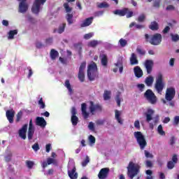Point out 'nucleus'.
<instances>
[{
	"label": "nucleus",
	"mask_w": 179,
	"mask_h": 179,
	"mask_svg": "<svg viewBox=\"0 0 179 179\" xmlns=\"http://www.w3.org/2000/svg\"><path fill=\"white\" fill-rule=\"evenodd\" d=\"M27 127L29 125L27 124H25L22 126V127L19 130V136L20 138H22V139H26V133L27 132Z\"/></svg>",
	"instance_id": "18"
},
{
	"label": "nucleus",
	"mask_w": 179,
	"mask_h": 179,
	"mask_svg": "<svg viewBox=\"0 0 179 179\" xmlns=\"http://www.w3.org/2000/svg\"><path fill=\"white\" fill-rule=\"evenodd\" d=\"M144 65L147 71V73L148 75H150V73H152V71H153V65H155L153 60H151V59L145 60Z\"/></svg>",
	"instance_id": "11"
},
{
	"label": "nucleus",
	"mask_w": 179,
	"mask_h": 179,
	"mask_svg": "<svg viewBox=\"0 0 179 179\" xmlns=\"http://www.w3.org/2000/svg\"><path fill=\"white\" fill-rule=\"evenodd\" d=\"M144 155L147 159H153V154L149 152L148 150H144Z\"/></svg>",
	"instance_id": "45"
},
{
	"label": "nucleus",
	"mask_w": 179,
	"mask_h": 179,
	"mask_svg": "<svg viewBox=\"0 0 179 179\" xmlns=\"http://www.w3.org/2000/svg\"><path fill=\"white\" fill-rule=\"evenodd\" d=\"M16 122H19L20 120H22V117H23V112L22 110L19 111L16 115Z\"/></svg>",
	"instance_id": "42"
},
{
	"label": "nucleus",
	"mask_w": 179,
	"mask_h": 179,
	"mask_svg": "<svg viewBox=\"0 0 179 179\" xmlns=\"http://www.w3.org/2000/svg\"><path fill=\"white\" fill-rule=\"evenodd\" d=\"M88 128L90 131H94V123H93V122H90L88 125Z\"/></svg>",
	"instance_id": "59"
},
{
	"label": "nucleus",
	"mask_w": 179,
	"mask_h": 179,
	"mask_svg": "<svg viewBox=\"0 0 179 179\" xmlns=\"http://www.w3.org/2000/svg\"><path fill=\"white\" fill-rule=\"evenodd\" d=\"M59 55V53H58V51L55 50V49H52L50 50V58L52 59V61H55L57 58H58Z\"/></svg>",
	"instance_id": "29"
},
{
	"label": "nucleus",
	"mask_w": 179,
	"mask_h": 179,
	"mask_svg": "<svg viewBox=\"0 0 179 179\" xmlns=\"http://www.w3.org/2000/svg\"><path fill=\"white\" fill-rule=\"evenodd\" d=\"M111 99V91L105 90L103 93V100L107 101Z\"/></svg>",
	"instance_id": "32"
},
{
	"label": "nucleus",
	"mask_w": 179,
	"mask_h": 179,
	"mask_svg": "<svg viewBox=\"0 0 179 179\" xmlns=\"http://www.w3.org/2000/svg\"><path fill=\"white\" fill-rule=\"evenodd\" d=\"M64 8L66 12V13H69L72 12V8L69 7V4L68 3H64Z\"/></svg>",
	"instance_id": "41"
},
{
	"label": "nucleus",
	"mask_w": 179,
	"mask_h": 179,
	"mask_svg": "<svg viewBox=\"0 0 179 179\" xmlns=\"http://www.w3.org/2000/svg\"><path fill=\"white\" fill-rule=\"evenodd\" d=\"M116 103L118 107H121V93L119 92L116 96Z\"/></svg>",
	"instance_id": "40"
},
{
	"label": "nucleus",
	"mask_w": 179,
	"mask_h": 179,
	"mask_svg": "<svg viewBox=\"0 0 179 179\" xmlns=\"http://www.w3.org/2000/svg\"><path fill=\"white\" fill-rule=\"evenodd\" d=\"M87 77L91 82L99 78L97 64L94 62H91L87 66Z\"/></svg>",
	"instance_id": "1"
},
{
	"label": "nucleus",
	"mask_w": 179,
	"mask_h": 179,
	"mask_svg": "<svg viewBox=\"0 0 179 179\" xmlns=\"http://www.w3.org/2000/svg\"><path fill=\"white\" fill-rule=\"evenodd\" d=\"M34 135V127L33 126V119L29 121V129H28V139L31 141L33 136Z\"/></svg>",
	"instance_id": "15"
},
{
	"label": "nucleus",
	"mask_w": 179,
	"mask_h": 179,
	"mask_svg": "<svg viewBox=\"0 0 179 179\" xmlns=\"http://www.w3.org/2000/svg\"><path fill=\"white\" fill-rule=\"evenodd\" d=\"M90 111L92 115H94V111H101L102 108L99 104L94 105V103L92 101L90 102Z\"/></svg>",
	"instance_id": "12"
},
{
	"label": "nucleus",
	"mask_w": 179,
	"mask_h": 179,
	"mask_svg": "<svg viewBox=\"0 0 179 179\" xmlns=\"http://www.w3.org/2000/svg\"><path fill=\"white\" fill-rule=\"evenodd\" d=\"M85 69H86V62H83L79 67L78 78L80 82H85Z\"/></svg>",
	"instance_id": "8"
},
{
	"label": "nucleus",
	"mask_w": 179,
	"mask_h": 179,
	"mask_svg": "<svg viewBox=\"0 0 179 179\" xmlns=\"http://www.w3.org/2000/svg\"><path fill=\"white\" fill-rule=\"evenodd\" d=\"M38 104L40 106V108H45V103L43 101V97H41L38 101Z\"/></svg>",
	"instance_id": "43"
},
{
	"label": "nucleus",
	"mask_w": 179,
	"mask_h": 179,
	"mask_svg": "<svg viewBox=\"0 0 179 179\" xmlns=\"http://www.w3.org/2000/svg\"><path fill=\"white\" fill-rule=\"evenodd\" d=\"M65 27H66V23H63L62 25L59 26L58 29L59 34H62V33L65 31Z\"/></svg>",
	"instance_id": "38"
},
{
	"label": "nucleus",
	"mask_w": 179,
	"mask_h": 179,
	"mask_svg": "<svg viewBox=\"0 0 179 179\" xmlns=\"http://www.w3.org/2000/svg\"><path fill=\"white\" fill-rule=\"evenodd\" d=\"M134 127L137 129H141V123L139 122V120H136L134 122Z\"/></svg>",
	"instance_id": "60"
},
{
	"label": "nucleus",
	"mask_w": 179,
	"mask_h": 179,
	"mask_svg": "<svg viewBox=\"0 0 179 179\" xmlns=\"http://www.w3.org/2000/svg\"><path fill=\"white\" fill-rule=\"evenodd\" d=\"M45 2H47V0H35L31 8L32 13H35V15H38L40 9Z\"/></svg>",
	"instance_id": "7"
},
{
	"label": "nucleus",
	"mask_w": 179,
	"mask_h": 179,
	"mask_svg": "<svg viewBox=\"0 0 179 179\" xmlns=\"http://www.w3.org/2000/svg\"><path fill=\"white\" fill-rule=\"evenodd\" d=\"M141 171V166L138 164L130 162L127 166V177L130 179H134V177L138 176Z\"/></svg>",
	"instance_id": "2"
},
{
	"label": "nucleus",
	"mask_w": 179,
	"mask_h": 179,
	"mask_svg": "<svg viewBox=\"0 0 179 179\" xmlns=\"http://www.w3.org/2000/svg\"><path fill=\"white\" fill-rule=\"evenodd\" d=\"M99 58H101V64L103 66H107V65H108V59L107 58V55H100Z\"/></svg>",
	"instance_id": "26"
},
{
	"label": "nucleus",
	"mask_w": 179,
	"mask_h": 179,
	"mask_svg": "<svg viewBox=\"0 0 179 179\" xmlns=\"http://www.w3.org/2000/svg\"><path fill=\"white\" fill-rule=\"evenodd\" d=\"M146 17H145V15L142 14L138 17V22H142L145 20Z\"/></svg>",
	"instance_id": "61"
},
{
	"label": "nucleus",
	"mask_w": 179,
	"mask_h": 179,
	"mask_svg": "<svg viewBox=\"0 0 179 179\" xmlns=\"http://www.w3.org/2000/svg\"><path fill=\"white\" fill-rule=\"evenodd\" d=\"M64 86L66 87V89H68L69 93H72L73 92L72 87L71 86V83H69V80H66L65 81Z\"/></svg>",
	"instance_id": "36"
},
{
	"label": "nucleus",
	"mask_w": 179,
	"mask_h": 179,
	"mask_svg": "<svg viewBox=\"0 0 179 179\" xmlns=\"http://www.w3.org/2000/svg\"><path fill=\"white\" fill-rule=\"evenodd\" d=\"M175 164H174V162L169 161L167 163V167H168V169H169V170H171V169H174Z\"/></svg>",
	"instance_id": "50"
},
{
	"label": "nucleus",
	"mask_w": 179,
	"mask_h": 179,
	"mask_svg": "<svg viewBox=\"0 0 179 179\" xmlns=\"http://www.w3.org/2000/svg\"><path fill=\"white\" fill-rule=\"evenodd\" d=\"M130 64L131 65H138L139 64V61L136 58V55L135 53H132L130 57Z\"/></svg>",
	"instance_id": "28"
},
{
	"label": "nucleus",
	"mask_w": 179,
	"mask_h": 179,
	"mask_svg": "<svg viewBox=\"0 0 179 179\" xmlns=\"http://www.w3.org/2000/svg\"><path fill=\"white\" fill-rule=\"evenodd\" d=\"M50 164H55V166H58V162L54 158L48 157L47 159V162L44 161L42 163L41 166L43 169H45V167H47V166H50Z\"/></svg>",
	"instance_id": "13"
},
{
	"label": "nucleus",
	"mask_w": 179,
	"mask_h": 179,
	"mask_svg": "<svg viewBox=\"0 0 179 179\" xmlns=\"http://www.w3.org/2000/svg\"><path fill=\"white\" fill-rule=\"evenodd\" d=\"M66 19L68 22V24H73V14L71 13H67L66 15Z\"/></svg>",
	"instance_id": "30"
},
{
	"label": "nucleus",
	"mask_w": 179,
	"mask_h": 179,
	"mask_svg": "<svg viewBox=\"0 0 179 179\" xmlns=\"http://www.w3.org/2000/svg\"><path fill=\"white\" fill-rule=\"evenodd\" d=\"M165 85L164 81H163V74L159 73L157 76L155 82V90H157V93L162 94V92H163Z\"/></svg>",
	"instance_id": "5"
},
{
	"label": "nucleus",
	"mask_w": 179,
	"mask_h": 179,
	"mask_svg": "<svg viewBox=\"0 0 179 179\" xmlns=\"http://www.w3.org/2000/svg\"><path fill=\"white\" fill-rule=\"evenodd\" d=\"M129 9L127 8H123L122 10H115L114 11L115 15H118L119 16H125L128 13Z\"/></svg>",
	"instance_id": "25"
},
{
	"label": "nucleus",
	"mask_w": 179,
	"mask_h": 179,
	"mask_svg": "<svg viewBox=\"0 0 179 179\" xmlns=\"http://www.w3.org/2000/svg\"><path fill=\"white\" fill-rule=\"evenodd\" d=\"M134 138H136L137 143L140 146L141 150H143L145 146H148V142H146V138H145V136L141 131H135Z\"/></svg>",
	"instance_id": "4"
},
{
	"label": "nucleus",
	"mask_w": 179,
	"mask_h": 179,
	"mask_svg": "<svg viewBox=\"0 0 179 179\" xmlns=\"http://www.w3.org/2000/svg\"><path fill=\"white\" fill-rule=\"evenodd\" d=\"M173 124L175 125H178V124H179V116H175L174 120H173Z\"/></svg>",
	"instance_id": "63"
},
{
	"label": "nucleus",
	"mask_w": 179,
	"mask_h": 179,
	"mask_svg": "<svg viewBox=\"0 0 179 179\" xmlns=\"http://www.w3.org/2000/svg\"><path fill=\"white\" fill-rule=\"evenodd\" d=\"M87 108V106L86 103H83L81 104V111H82V115L84 118V120H87L89 118V113L86 110Z\"/></svg>",
	"instance_id": "21"
},
{
	"label": "nucleus",
	"mask_w": 179,
	"mask_h": 179,
	"mask_svg": "<svg viewBox=\"0 0 179 179\" xmlns=\"http://www.w3.org/2000/svg\"><path fill=\"white\" fill-rule=\"evenodd\" d=\"M26 165L28 169H33V166H34V162L32 161H26Z\"/></svg>",
	"instance_id": "47"
},
{
	"label": "nucleus",
	"mask_w": 179,
	"mask_h": 179,
	"mask_svg": "<svg viewBox=\"0 0 179 179\" xmlns=\"http://www.w3.org/2000/svg\"><path fill=\"white\" fill-rule=\"evenodd\" d=\"M154 114H155V110H153V109L148 108L147 110V113H145L147 122H150V121L153 120V117L152 115H153Z\"/></svg>",
	"instance_id": "19"
},
{
	"label": "nucleus",
	"mask_w": 179,
	"mask_h": 179,
	"mask_svg": "<svg viewBox=\"0 0 179 179\" xmlns=\"http://www.w3.org/2000/svg\"><path fill=\"white\" fill-rule=\"evenodd\" d=\"M115 66L119 68L120 73H122L124 71V64L122 62V57H119L117 62L115 64Z\"/></svg>",
	"instance_id": "20"
},
{
	"label": "nucleus",
	"mask_w": 179,
	"mask_h": 179,
	"mask_svg": "<svg viewBox=\"0 0 179 179\" xmlns=\"http://www.w3.org/2000/svg\"><path fill=\"white\" fill-rule=\"evenodd\" d=\"M149 29L153 31L159 30V24L156 21H153L151 22V24L149 25Z\"/></svg>",
	"instance_id": "31"
},
{
	"label": "nucleus",
	"mask_w": 179,
	"mask_h": 179,
	"mask_svg": "<svg viewBox=\"0 0 179 179\" xmlns=\"http://www.w3.org/2000/svg\"><path fill=\"white\" fill-rule=\"evenodd\" d=\"M119 43L120 45H127L128 44V41L124 38H120Z\"/></svg>",
	"instance_id": "52"
},
{
	"label": "nucleus",
	"mask_w": 179,
	"mask_h": 179,
	"mask_svg": "<svg viewBox=\"0 0 179 179\" xmlns=\"http://www.w3.org/2000/svg\"><path fill=\"white\" fill-rule=\"evenodd\" d=\"M144 97L150 104H156L157 103V96L152 90H147L144 93Z\"/></svg>",
	"instance_id": "6"
},
{
	"label": "nucleus",
	"mask_w": 179,
	"mask_h": 179,
	"mask_svg": "<svg viewBox=\"0 0 179 179\" xmlns=\"http://www.w3.org/2000/svg\"><path fill=\"white\" fill-rule=\"evenodd\" d=\"M19 1V12L20 13H25L29 9V4H27V0H17Z\"/></svg>",
	"instance_id": "10"
},
{
	"label": "nucleus",
	"mask_w": 179,
	"mask_h": 179,
	"mask_svg": "<svg viewBox=\"0 0 179 179\" xmlns=\"http://www.w3.org/2000/svg\"><path fill=\"white\" fill-rule=\"evenodd\" d=\"M171 38H172V41H178L179 40V36L178 34H171Z\"/></svg>",
	"instance_id": "51"
},
{
	"label": "nucleus",
	"mask_w": 179,
	"mask_h": 179,
	"mask_svg": "<svg viewBox=\"0 0 179 179\" xmlns=\"http://www.w3.org/2000/svg\"><path fill=\"white\" fill-rule=\"evenodd\" d=\"M16 34H17V29L11 30L8 32V38H9L10 40H12V39L14 38V37H15V36H16Z\"/></svg>",
	"instance_id": "34"
},
{
	"label": "nucleus",
	"mask_w": 179,
	"mask_h": 179,
	"mask_svg": "<svg viewBox=\"0 0 179 179\" xmlns=\"http://www.w3.org/2000/svg\"><path fill=\"white\" fill-rule=\"evenodd\" d=\"M115 118L120 125L124 124V120L121 118V111L118 110H115Z\"/></svg>",
	"instance_id": "23"
},
{
	"label": "nucleus",
	"mask_w": 179,
	"mask_h": 179,
	"mask_svg": "<svg viewBox=\"0 0 179 179\" xmlns=\"http://www.w3.org/2000/svg\"><path fill=\"white\" fill-rule=\"evenodd\" d=\"M76 114H78V112L76 111V108L73 107L71 108V117H76Z\"/></svg>",
	"instance_id": "55"
},
{
	"label": "nucleus",
	"mask_w": 179,
	"mask_h": 179,
	"mask_svg": "<svg viewBox=\"0 0 179 179\" xmlns=\"http://www.w3.org/2000/svg\"><path fill=\"white\" fill-rule=\"evenodd\" d=\"M98 8H100L101 9H103V8H108L110 6L108 5V3H106V2H102L99 4H98Z\"/></svg>",
	"instance_id": "46"
},
{
	"label": "nucleus",
	"mask_w": 179,
	"mask_h": 179,
	"mask_svg": "<svg viewBox=\"0 0 179 179\" xmlns=\"http://www.w3.org/2000/svg\"><path fill=\"white\" fill-rule=\"evenodd\" d=\"M103 44V42L100 41H92L89 43L88 45H101Z\"/></svg>",
	"instance_id": "39"
},
{
	"label": "nucleus",
	"mask_w": 179,
	"mask_h": 179,
	"mask_svg": "<svg viewBox=\"0 0 179 179\" xmlns=\"http://www.w3.org/2000/svg\"><path fill=\"white\" fill-rule=\"evenodd\" d=\"M108 173H110V169L103 168L100 170L98 174V178L99 179H106L108 177Z\"/></svg>",
	"instance_id": "14"
},
{
	"label": "nucleus",
	"mask_w": 179,
	"mask_h": 179,
	"mask_svg": "<svg viewBox=\"0 0 179 179\" xmlns=\"http://www.w3.org/2000/svg\"><path fill=\"white\" fill-rule=\"evenodd\" d=\"M90 162V159H89V157L87 156L85 159L82 162L83 167H86L87 166V164Z\"/></svg>",
	"instance_id": "49"
},
{
	"label": "nucleus",
	"mask_w": 179,
	"mask_h": 179,
	"mask_svg": "<svg viewBox=\"0 0 179 179\" xmlns=\"http://www.w3.org/2000/svg\"><path fill=\"white\" fill-rule=\"evenodd\" d=\"M36 125L41 127V128H45L47 125V121L43 117H37L36 118Z\"/></svg>",
	"instance_id": "17"
},
{
	"label": "nucleus",
	"mask_w": 179,
	"mask_h": 179,
	"mask_svg": "<svg viewBox=\"0 0 179 179\" xmlns=\"http://www.w3.org/2000/svg\"><path fill=\"white\" fill-rule=\"evenodd\" d=\"M69 177L71 179H78V173H76V167L73 166L71 171H68Z\"/></svg>",
	"instance_id": "22"
},
{
	"label": "nucleus",
	"mask_w": 179,
	"mask_h": 179,
	"mask_svg": "<svg viewBox=\"0 0 179 179\" xmlns=\"http://www.w3.org/2000/svg\"><path fill=\"white\" fill-rule=\"evenodd\" d=\"M46 152L50 153V151L51 150V144L48 143L45 145Z\"/></svg>",
	"instance_id": "64"
},
{
	"label": "nucleus",
	"mask_w": 179,
	"mask_h": 179,
	"mask_svg": "<svg viewBox=\"0 0 179 179\" xmlns=\"http://www.w3.org/2000/svg\"><path fill=\"white\" fill-rule=\"evenodd\" d=\"M89 141L90 143H96V138H94V136H93L92 135H90L89 136Z\"/></svg>",
	"instance_id": "58"
},
{
	"label": "nucleus",
	"mask_w": 179,
	"mask_h": 179,
	"mask_svg": "<svg viewBox=\"0 0 179 179\" xmlns=\"http://www.w3.org/2000/svg\"><path fill=\"white\" fill-rule=\"evenodd\" d=\"M32 149L34 150V152H38L40 150V145H38V143H36L32 145Z\"/></svg>",
	"instance_id": "48"
},
{
	"label": "nucleus",
	"mask_w": 179,
	"mask_h": 179,
	"mask_svg": "<svg viewBox=\"0 0 179 179\" xmlns=\"http://www.w3.org/2000/svg\"><path fill=\"white\" fill-rule=\"evenodd\" d=\"M92 36H93V33L90 32V33L86 34L84 36V38L85 40H89V39L92 38Z\"/></svg>",
	"instance_id": "54"
},
{
	"label": "nucleus",
	"mask_w": 179,
	"mask_h": 179,
	"mask_svg": "<svg viewBox=\"0 0 179 179\" xmlns=\"http://www.w3.org/2000/svg\"><path fill=\"white\" fill-rule=\"evenodd\" d=\"M178 162V157H177V155L174 154L172 157V162L175 164Z\"/></svg>",
	"instance_id": "57"
},
{
	"label": "nucleus",
	"mask_w": 179,
	"mask_h": 179,
	"mask_svg": "<svg viewBox=\"0 0 179 179\" xmlns=\"http://www.w3.org/2000/svg\"><path fill=\"white\" fill-rule=\"evenodd\" d=\"M154 78L152 76H149L145 78V84L147 86H152L153 85Z\"/></svg>",
	"instance_id": "33"
},
{
	"label": "nucleus",
	"mask_w": 179,
	"mask_h": 179,
	"mask_svg": "<svg viewBox=\"0 0 179 179\" xmlns=\"http://www.w3.org/2000/svg\"><path fill=\"white\" fill-rule=\"evenodd\" d=\"M15 110L13 109L8 110L6 112V117L10 124H13V118H15Z\"/></svg>",
	"instance_id": "16"
},
{
	"label": "nucleus",
	"mask_w": 179,
	"mask_h": 179,
	"mask_svg": "<svg viewBox=\"0 0 179 179\" xmlns=\"http://www.w3.org/2000/svg\"><path fill=\"white\" fill-rule=\"evenodd\" d=\"M27 69L29 71L28 78L30 79V78H31V76H33V70L31 69V67H30V66H28Z\"/></svg>",
	"instance_id": "56"
},
{
	"label": "nucleus",
	"mask_w": 179,
	"mask_h": 179,
	"mask_svg": "<svg viewBox=\"0 0 179 179\" xmlns=\"http://www.w3.org/2000/svg\"><path fill=\"white\" fill-rule=\"evenodd\" d=\"M79 122V117L78 116H71V123L73 127H76Z\"/></svg>",
	"instance_id": "35"
},
{
	"label": "nucleus",
	"mask_w": 179,
	"mask_h": 179,
	"mask_svg": "<svg viewBox=\"0 0 179 179\" xmlns=\"http://www.w3.org/2000/svg\"><path fill=\"white\" fill-rule=\"evenodd\" d=\"M157 132L162 136H164V135H166V132L163 130V126H162V124H159L158 126V127H157Z\"/></svg>",
	"instance_id": "37"
},
{
	"label": "nucleus",
	"mask_w": 179,
	"mask_h": 179,
	"mask_svg": "<svg viewBox=\"0 0 179 179\" xmlns=\"http://www.w3.org/2000/svg\"><path fill=\"white\" fill-rule=\"evenodd\" d=\"M91 23H93V17L85 19L81 24V27H87V26H90Z\"/></svg>",
	"instance_id": "27"
},
{
	"label": "nucleus",
	"mask_w": 179,
	"mask_h": 179,
	"mask_svg": "<svg viewBox=\"0 0 179 179\" xmlns=\"http://www.w3.org/2000/svg\"><path fill=\"white\" fill-rule=\"evenodd\" d=\"M154 8H160V0H156L153 3Z\"/></svg>",
	"instance_id": "53"
},
{
	"label": "nucleus",
	"mask_w": 179,
	"mask_h": 179,
	"mask_svg": "<svg viewBox=\"0 0 179 179\" xmlns=\"http://www.w3.org/2000/svg\"><path fill=\"white\" fill-rule=\"evenodd\" d=\"M176 96V89L174 87H169L166 89L165 99L167 101H171Z\"/></svg>",
	"instance_id": "9"
},
{
	"label": "nucleus",
	"mask_w": 179,
	"mask_h": 179,
	"mask_svg": "<svg viewBox=\"0 0 179 179\" xmlns=\"http://www.w3.org/2000/svg\"><path fill=\"white\" fill-rule=\"evenodd\" d=\"M134 74L136 78H142L143 76V71L139 66H136L134 69Z\"/></svg>",
	"instance_id": "24"
},
{
	"label": "nucleus",
	"mask_w": 179,
	"mask_h": 179,
	"mask_svg": "<svg viewBox=\"0 0 179 179\" xmlns=\"http://www.w3.org/2000/svg\"><path fill=\"white\" fill-rule=\"evenodd\" d=\"M145 166L146 167H153V163H152V161L147 160L145 161Z\"/></svg>",
	"instance_id": "62"
},
{
	"label": "nucleus",
	"mask_w": 179,
	"mask_h": 179,
	"mask_svg": "<svg viewBox=\"0 0 179 179\" xmlns=\"http://www.w3.org/2000/svg\"><path fill=\"white\" fill-rule=\"evenodd\" d=\"M12 156H13L12 152H9V153L5 157V162H6V163H9V162H10V161L12 160Z\"/></svg>",
	"instance_id": "44"
},
{
	"label": "nucleus",
	"mask_w": 179,
	"mask_h": 179,
	"mask_svg": "<svg viewBox=\"0 0 179 179\" xmlns=\"http://www.w3.org/2000/svg\"><path fill=\"white\" fill-rule=\"evenodd\" d=\"M145 38L146 41H149L152 45H159L162 43V34L157 33L154 35L145 34Z\"/></svg>",
	"instance_id": "3"
}]
</instances>
